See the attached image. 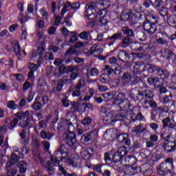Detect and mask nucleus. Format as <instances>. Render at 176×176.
<instances>
[{
  "label": "nucleus",
  "mask_w": 176,
  "mask_h": 176,
  "mask_svg": "<svg viewBox=\"0 0 176 176\" xmlns=\"http://www.w3.org/2000/svg\"><path fill=\"white\" fill-rule=\"evenodd\" d=\"M118 57L120 61L124 63L126 65H130L129 62L127 61L130 58V54L124 50L120 51Z\"/></svg>",
  "instance_id": "aec40b11"
},
{
  "label": "nucleus",
  "mask_w": 176,
  "mask_h": 176,
  "mask_svg": "<svg viewBox=\"0 0 176 176\" xmlns=\"http://www.w3.org/2000/svg\"><path fill=\"white\" fill-rule=\"evenodd\" d=\"M11 45L14 49V52L17 57H21V54L20 52H21V47H20V44L19 43V41L16 40H14L11 43Z\"/></svg>",
  "instance_id": "7c9ffc66"
},
{
  "label": "nucleus",
  "mask_w": 176,
  "mask_h": 176,
  "mask_svg": "<svg viewBox=\"0 0 176 176\" xmlns=\"http://www.w3.org/2000/svg\"><path fill=\"white\" fill-rule=\"evenodd\" d=\"M138 167L134 166H128L124 168V173L126 175H134V174H137L138 170Z\"/></svg>",
  "instance_id": "72a5a7b5"
},
{
  "label": "nucleus",
  "mask_w": 176,
  "mask_h": 176,
  "mask_svg": "<svg viewBox=\"0 0 176 176\" xmlns=\"http://www.w3.org/2000/svg\"><path fill=\"white\" fill-rule=\"evenodd\" d=\"M45 60H46V61H53V60H54V55H53L52 52H47L45 54Z\"/></svg>",
  "instance_id": "69168bd1"
},
{
  "label": "nucleus",
  "mask_w": 176,
  "mask_h": 176,
  "mask_svg": "<svg viewBox=\"0 0 176 176\" xmlns=\"http://www.w3.org/2000/svg\"><path fill=\"white\" fill-rule=\"evenodd\" d=\"M162 157V155L157 154V153H153L151 156V160L152 162H158L161 160Z\"/></svg>",
  "instance_id": "e2e57ef3"
},
{
  "label": "nucleus",
  "mask_w": 176,
  "mask_h": 176,
  "mask_svg": "<svg viewBox=\"0 0 176 176\" xmlns=\"http://www.w3.org/2000/svg\"><path fill=\"white\" fill-rule=\"evenodd\" d=\"M164 54L166 58V60H173L175 58V54L171 50L166 48L164 50Z\"/></svg>",
  "instance_id": "58836bf2"
},
{
  "label": "nucleus",
  "mask_w": 176,
  "mask_h": 176,
  "mask_svg": "<svg viewBox=\"0 0 176 176\" xmlns=\"http://www.w3.org/2000/svg\"><path fill=\"white\" fill-rule=\"evenodd\" d=\"M131 43H133V38L130 37H124L121 42V47L126 49L128 46H130Z\"/></svg>",
  "instance_id": "ea45409f"
},
{
  "label": "nucleus",
  "mask_w": 176,
  "mask_h": 176,
  "mask_svg": "<svg viewBox=\"0 0 176 176\" xmlns=\"http://www.w3.org/2000/svg\"><path fill=\"white\" fill-rule=\"evenodd\" d=\"M142 65H144V62L141 61L133 63L130 65L132 74L126 72L122 74L121 78V82L124 86H135L141 82V77L137 75L142 74Z\"/></svg>",
  "instance_id": "f03ea898"
},
{
  "label": "nucleus",
  "mask_w": 176,
  "mask_h": 176,
  "mask_svg": "<svg viewBox=\"0 0 176 176\" xmlns=\"http://www.w3.org/2000/svg\"><path fill=\"white\" fill-rule=\"evenodd\" d=\"M109 78V77L108 76V74L103 73L100 76L99 80L101 83H103V85H105L106 83H108L109 82V80H108Z\"/></svg>",
  "instance_id": "5fc2aeb1"
},
{
  "label": "nucleus",
  "mask_w": 176,
  "mask_h": 176,
  "mask_svg": "<svg viewBox=\"0 0 176 176\" xmlns=\"http://www.w3.org/2000/svg\"><path fill=\"white\" fill-rule=\"evenodd\" d=\"M38 90H41V92L45 91V87H46V81L43 78H40L38 82L37 86Z\"/></svg>",
  "instance_id": "c03bdc74"
},
{
  "label": "nucleus",
  "mask_w": 176,
  "mask_h": 176,
  "mask_svg": "<svg viewBox=\"0 0 176 176\" xmlns=\"http://www.w3.org/2000/svg\"><path fill=\"white\" fill-rule=\"evenodd\" d=\"M116 98H117V100L121 102V107L130 108V101L129 99L126 98V94L119 93L118 95H116Z\"/></svg>",
  "instance_id": "a211bd4d"
},
{
  "label": "nucleus",
  "mask_w": 176,
  "mask_h": 176,
  "mask_svg": "<svg viewBox=\"0 0 176 176\" xmlns=\"http://www.w3.org/2000/svg\"><path fill=\"white\" fill-rule=\"evenodd\" d=\"M74 54L78 56L79 54V51H78L76 48L71 47L66 50L64 55H61V58L63 60V63H65L66 65L72 63V56H74Z\"/></svg>",
  "instance_id": "423d86ee"
},
{
  "label": "nucleus",
  "mask_w": 176,
  "mask_h": 176,
  "mask_svg": "<svg viewBox=\"0 0 176 176\" xmlns=\"http://www.w3.org/2000/svg\"><path fill=\"white\" fill-rule=\"evenodd\" d=\"M167 23L170 27L176 28V14L170 15L167 19Z\"/></svg>",
  "instance_id": "37998d69"
},
{
  "label": "nucleus",
  "mask_w": 176,
  "mask_h": 176,
  "mask_svg": "<svg viewBox=\"0 0 176 176\" xmlns=\"http://www.w3.org/2000/svg\"><path fill=\"white\" fill-rule=\"evenodd\" d=\"M34 117L32 116V115H30V117H28L26 120H23L19 122V127H21V129H27V127H31L30 123V122H31V120H33Z\"/></svg>",
  "instance_id": "cd10ccee"
},
{
  "label": "nucleus",
  "mask_w": 176,
  "mask_h": 176,
  "mask_svg": "<svg viewBox=\"0 0 176 176\" xmlns=\"http://www.w3.org/2000/svg\"><path fill=\"white\" fill-rule=\"evenodd\" d=\"M78 36L84 41H89V36H90V31H84L80 33Z\"/></svg>",
  "instance_id": "603ef678"
},
{
  "label": "nucleus",
  "mask_w": 176,
  "mask_h": 176,
  "mask_svg": "<svg viewBox=\"0 0 176 176\" xmlns=\"http://www.w3.org/2000/svg\"><path fill=\"white\" fill-rule=\"evenodd\" d=\"M123 38V34L120 32L113 34L111 36H109L107 41H111L107 43L108 46H112L118 39H122Z\"/></svg>",
  "instance_id": "5701e85b"
},
{
  "label": "nucleus",
  "mask_w": 176,
  "mask_h": 176,
  "mask_svg": "<svg viewBox=\"0 0 176 176\" xmlns=\"http://www.w3.org/2000/svg\"><path fill=\"white\" fill-rule=\"evenodd\" d=\"M121 30L123 32L124 35H126V38H134L135 34L132 29H129V26H124L122 28Z\"/></svg>",
  "instance_id": "2f4dec72"
},
{
  "label": "nucleus",
  "mask_w": 176,
  "mask_h": 176,
  "mask_svg": "<svg viewBox=\"0 0 176 176\" xmlns=\"http://www.w3.org/2000/svg\"><path fill=\"white\" fill-rule=\"evenodd\" d=\"M94 153V148L89 147L85 149H83L80 152L81 157L82 159H84V160H87L90 159V156H93Z\"/></svg>",
  "instance_id": "412c9836"
},
{
  "label": "nucleus",
  "mask_w": 176,
  "mask_h": 176,
  "mask_svg": "<svg viewBox=\"0 0 176 176\" xmlns=\"http://www.w3.org/2000/svg\"><path fill=\"white\" fill-rule=\"evenodd\" d=\"M46 75L50 78H53V76H54L55 78L59 77L58 73H57V70L54 69V67H53L52 66L47 67Z\"/></svg>",
  "instance_id": "473e14b6"
},
{
  "label": "nucleus",
  "mask_w": 176,
  "mask_h": 176,
  "mask_svg": "<svg viewBox=\"0 0 176 176\" xmlns=\"http://www.w3.org/2000/svg\"><path fill=\"white\" fill-rule=\"evenodd\" d=\"M26 117H30V111H26L25 112L24 111H19L16 113H15V119H16L19 122V120H23V119H25Z\"/></svg>",
  "instance_id": "e433bc0d"
},
{
  "label": "nucleus",
  "mask_w": 176,
  "mask_h": 176,
  "mask_svg": "<svg viewBox=\"0 0 176 176\" xmlns=\"http://www.w3.org/2000/svg\"><path fill=\"white\" fill-rule=\"evenodd\" d=\"M88 3L85 6L86 12L87 14L90 15V12L98 9V10H104L105 8H109L111 6V1L109 0H94Z\"/></svg>",
  "instance_id": "20e7f679"
},
{
  "label": "nucleus",
  "mask_w": 176,
  "mask_h": 176,
  "mask_svg": "<svg viewBox=\"0 0 176 176\" xmlns=\"http://www.w3.org/2000/svg\"><path fill=\"white\" fill-rule=\"evenodd\" d=\"M162 140L165 142L164 145L163 146L165 152L170 153V152H174V151H176L175 138L168 135L166 137L162 138Z\"/></svg>",
  "instance_id": "39448f33"
},
{
  "label": "nucleus",
  "mask_w": 176,
  "mask_h": 176,
  "mask_svg": "<svg viewBox=\"0 0 176 176\" xmlns=\"http://www.w3.org/2000/svg\"><path fill=\"white\" fill-rule=\"evenodd\" d=\"M120 133V129H109L104 133V138L107 140H111L112 138H116V134Z\"/></svg>",
  "instance_id": "f3484780"
},
{
  "label": "nucleus",
  "mask_w": 176,
  "mask_h": 176,
  "mask_svg": "<svg viewBox=\"0 0 176 176\" xmlns=\"http://www.w3.org/2000/svg\"><path fill=\"white\" fill-rule=\"evenodd\" d=\"M104 74L108 75V76H111V75H120V72H122V67L119 65H115V67L112 65H104V68L103 69Z\"/></svg>",
  "instance_id": "9d476101"
},
{
  "label": "nucleus",
  "mask_w": 176,
  "mask_h": 176,
  "mask_svg": "<svg viewBox=\"0 0 176 176\" xmlns=\"http://www.w3.org/2000/svg\"><path fill=\"white\" fill-rule=\"evenodd\" d=\"M132 55H133L134 57H138V58H140V60H142V63L143 64H148V63H151V55L144 54L142 52H137V53H133Z\"/></svg>",
  "instance_id": "6ab92c4d"
},
{
  "label": "nucleus",
  "mask_w": 176,
  "mask_h": 176,
  "mask_svg": "<svg viewBox=\"0 0 176 176\" xmlns=\"http://www.w3.org/2000/svg\"><path fill=\"white\" fill-rule=\"evenodd\" d=\"M160 67H157L152 64H147L144 66V70L148 71V74H153V72H156V71L157 73V69H159Z\"/></svg>",
  "instance_id": "4c0bfd02"
},
{
  "label": "nucleus",
  "mask_w": 176,
  "mask_h": 176,
  "mask_svg": "<svg viewBox=\"0 0 176 176\" xmlns=\"http://www.w3.org/2000/svg\"><path fill=\"white\" fill-rule=\"evenodd\" d=\"M132 50L134 52H144V47L140 43H134L132 45Z\"/></svg>",
  "instance_id": "09e8293b"
},
{
  "label": "nucleus",
  "mask_w": 176,
  "mask_h": 176,
  "mask_svg": "<svg viewBox=\"0 0 176 176\" xmlns=\"http://www.w3.org/2000/svg\"><path fill=\"white\" fill-rule=\"evenodd\" d=\"M69 82L71 81L68 79V76H64L58 80V82L61 84L63 86H64V85H67Z\"/></svg>",
  "instance_id": "bf43d9fd"
},
{
  "label": "nucleus",
  "mask_w": 176,
  "mask_h": 176,
  "mask_svg": "<svg viewBox=\"0 0 176 176\" xmlns=\"http://www.w3.org/2000/svg\"><path fill=\"white\" fill-rule=\"evenodd\" d=\"M107 15V13L105 10H100L97 12L96 18L99 17L98 25L100 27H107L108 25V20L105 18Z\"/></svg>",
  "instance_id": "2eb2a0df"
},
{
  "label": "nucleus",
  "mask_w": 176,
  "mask_h": 176,
  "mask_svg": "<svg viewBox=\"0 0 176 176\" xmlns=\"http://www.w3.org/2000/svg\"><path fill=\"white\" fill-rule=\"evenodd\" d=\"M103 122L105 124H115V122H116L115 120V116H113L112 113H109L104 116Z\"/></svg>",
  "instance_id": "c85d7f7f"
},
{
  "label": "nucleus",
  "mask_w": 176,
  "mask_h": 176,
  "mask_svg": "<svg viewBox=\"0 0 176 176\" xmlns=\"http://www.w3.org/2000/svg\"><path fill=\"white\" fill-rule=\"evenodd\" d=\"M116 122L120 120V122H127V112L126 111H122L114 115Z\"/></svg>",
  "instance_id": "a878e982"
},
{
  "label": "nucleus",
  "mask_w": 176,
  "mask_h": 176,
  "mask_svg": "<svg viewBox=\"0 0 176 176\" xmlns=\"http://www.w3.org/2000/svg\"><path fill=\"white\" fill-rule=\"evenodd\" d=\"M63 141L69 146H74L76 144V134L74 133V130L63 135Z\"/></svg>",
  "instance_id": "1a4fd4ad"
},
{
  "label": "nucleus",
  "mask_w": 176,
  "mask_h": 176,
  "mask_svg": "<svg viewBox=\"0 0 176 176\" xmlns=\"http://www.w3.org/2000/svg\"><path fill=\"white\" fill-rule=\"evenodd\" d=\"M28 166V164H27L26 161H21L18 163V168H19V173L24 174L27 171V167Z\"/></svg>",
  "instance_id": "a19ab883"
},
{
  "label": "nucleus",
  "mask_w": 176,
  "mask_h": 176,
  "mask_svg": "<svg viewBox=\"0 0 176 176\" xmlns=\"http://www.w3.org/2000/svg\"><path fill=\"white\" fill-rule=\"evenodd\" d=\"M58 71L60 75H64L67 73V67H65V65H60L58 66Z\"/></svg>",
  "instance_id": "680f3d73"
},
{
  "label": "nucleus",
  "mask_w": 176,
  "mask_h": 176,
  "mask_svg": "<svg viewBox=\"0 0 176 176\" xmlns=\"http://www.w3.org/2000/svg\"><path fill=\"white\" fill-rule=\"evenodd\" d=\"M40 14L42 16L43 20H49V13L46 10V8H43L40 10Z\"/></svg>",
  "instance_id": "864d4df0"
},
{
  "label": "nucleus",
  "mask_w": 176,
  "mask_h": 176,
  "mask_svg": "<svg viewBox=\"0 0 176 176\" xmlns=\"http://www.w3.org/2000/svg\"><path fill=\"white\" fill-rule=\"evenodd\" d=\"M125 162L126 164H134L135 163V157L133 155L125 157Z\"/></svg>",
  "instance_id": "4d7b16f0"
},
{
  "label": "nucleus",
  "mask_w": 176,
  "mask_h": 176,
  "mask_svg": "<svg viewBox=\"0 0 176 176\" xmlns=\"http://www.w3.org/2000/svg\"><path fill=\"white\" fill-rule=\"evenodd\" d=\"M131 14H132L131 10H130L129 9L123 10L122 12H121L120 20L122 21L130 22Z\"/></svg>",
  "instance_id": "393cba45"
},
{
  "label": "nucleus",
  "mask_w": 176,
  "mask_h": 176,
  "mask_svg": "<svg viewBox=\"0 0 176 176\" xmlns=\"http://www.w3.org/2000/svg\"><path fill=\"white\" fill-rule=\"evenodd\" d=\"M154 8L162 17H166L168 14V10L165 6H162V3H157L156 6H154Z\"/></svg>",
  "instance_id": "b1692460"
},
{
  "label": "nucleus",
  "mask_w": 176,
  "mask_h": 176,
  "mask_svg": "<svg viewBox=\"0 0 176 176\" xmlns=\"http://www.w3.org/2000/svg\"><path fill=\"white\" fill-rule=\"evenodd\" d=\"M116 138H117L118 142H123L126 146H130L131 144V140L129 138L127 133H117Z\"/></svg>",
  "instance_id": "dca6fc26"
},
{
  "label": "nucleus",
  "mask_w": 176,
  "mask_h": 176,
  "mask_svg": "<svg viewBox=\"0 0 176 176\" xmlns=\"http://www.w3.org/2000/svg\"><path fill=\"white\" fill-rule=\"evenodd\" d=\"M129 146V151L131 152H134L135 149H138V148L141 146V144H140V141L135 140L132 145L130 144V146Z\"/></svg>",
  "instance_id": "49530a36"
},
{
  "label": "nucleus",
  "mask_w": 176,
  "mask_h": 176,
  "mask_svg": "<svg viewBox=\"0 0 176 176\" xmlns=\"http://www.w3.org/2000/svg\"><path fill=\"white\" fill-rule=\"evenodd\" d=\"M127 153L126 146H123L118 148V150L113 155V162L114 163H119L122 162L123 157Z\"/></svg>",
  "instance_id": "4468645a"
},
{
  "label": "nucleus",
  "mask_w": 176,
  "mask_h": 176,
  "mask_svg": "<svg viewBox=\"0 0 176 176\" xmlns=\"http://www.w3.org/2000/svg\"><path fill=\"white\" fill-rule=\"evenodd\" d=\"M115 96H116V91H112L102 94V97H104V101L107 102L111 101Z\"/></svg>",
  "instance_id": "79ce46f5"
},
{
  "label": "nucleus",
  "mask_w": 176,
  "mask_h": 176,
  "mask_svg": "<svg viewBox=\"0 0 176 176\" xmlns=\"http://www.w3.org/2000/svg\"><path fill=\"white\" fill-rule=\"evenodd\" d=\"M81 124H82L84 127H87V126H90V124H91V118H90V117H85L81 120Z\"/></svg>",
  "instance_id": "6e6d98bb"
},
{
  "label": "nucleus",
  "mask_w": 176,
  "mask_h": 176,
  "mask_svg": "<svg viewBox=\"0 0 176 176\" xmlns=\"http://www.w3.org/2000/svg\"><path fill=\"white\" fill-rule=\"evenodd\" d=\"M164 163H166L169 165V167L174 170V160L171 157H168L165 160Z\"/></svg>",
  "instance_id": "338daca9"
},
{
  "label": "nucleus",
  "mask_w": 176,
  "mask_h": 176,
  "mask_svg": "<svg viewBox=\"0 0 176 176\" xmlns=\"http://www.w3.org/2000/svg\"><path fill=\"white\" fill-rule=\"evenodd\" d=\"M171 36H168V34H167L164 32H159L156 35V41L158 45H168V42H170V40L171 41Z\"/></svg>",
  "instance_id": "9b49d317"
},
{
  "label": "nucleus",
  "mask_w": 176,
  "mask_h": 176,
  "mask_svg": "<svg viewBox=\"0 0 176 176\" xmlns=\"http://www.w3.org/2000/svg\"><path fill=\"white\" fill-rule=\"evenodd\" d=\"M75 128L74 127L72 122L68 119H65L59 122L56 127V130L59 133H63V131H66V130H68V131H72Z\"/></svg>",
  "instance_id": "0eeeda50"
},
{
  "label": "nucleus",
  "mask_w": 176,
  "mask_h": 176,
  "mask_svg": "<svg viewBox=\"0 0 176 176\" xmlns=\"http://www.w3.org/2000/svg\"><path fill=\"white\" fill-rule=\"evenodd\" d=\"M70 9H72L71 3L69 1H67L66 3L63 6V8L60 12L61 16H64V14H65V13H67V12H68V10Z\"/></svg>",
  "instance_id": "de8ad7c7"
},
{
  "label": "nucleus",
  "mask_w": 176,
  "mask_h": 176,
  "mask_svg": "<svg viewBox=\"0 0 176 176\" xmlns=\"http://www.w3.org/2000/svg\"><path fill=\"white\" fill-rule=\"evenodd\" d=\"M32 107L34 111H39V109H41V108H42V104L39 102H34L32 104Z\"/></svg>",
  "instance_id": "0e129e2a"
},
{
  "label": "nucleus",
  "mask_w": 176,
  "mask_h": 176,
  "mask_svg": "<svg viewBox=\"0 0 176 176\" xmlns=\"http://www.w3.org/2000/svg\"><path fill=\"white\" fill-rule=\"evenodd\" d=\"M133 133H135L136 135L138 137L141 136V134L144 133V131H146V127H142V124H140L139 125H137L135 127H133L132 129Z\"/></svg>",
  "instance_id": "f704fd0d"
},
{
  "label": "nucleus",
  "mask_w": 176,
  "mask_h": 176,
  "mask_svg": "<svg viewBox=\"0 0 176 176\" xmlns=\"http://www.w3.org/2000/svg\"><path fill=\"white\" fill-rule=\"evenodd\" d=\"M19 124V121L17 118H13L10 122V125L8 126V129L10 130H14V127H16Z\"/></svg>",
  "instance_id": "13d9d810"
},
{
  "label": "nucleus",
  "mask_w": 176,
  "mask_h": 176,
  "mask_svg": "<svg viewBox=\"0 0 176 176\" xmlns=\"http://www.w3.org/2000/svg\"><path fill=\"white\" fill-rule=\"evenodd\" d=\"M76 71H80L79 66L74 65L67 66V72L68 74H72Z\"/></svg>",
  "instance_id": "a18cd8bd"
},
{
  "label": "nucleus",
  "mask_w": 176,
  "mask_h": 176,
  "mask_svg": "<svg viewBox=\"0 0 176 176\" xmlns=\"http://www.w3.org/2000/svg\"><path fill=\"white\" fill-rule=\"evenodd\" d=\"M96 41H97L98 42H107V38H104V33H100L97 35Z\"/></svg>",
  "instance_id": "774afa93"
},
{
  "label": "nucleus",
  "mask_w": 176,
  "mask_h": 176,
  "mask_svg": "<svg viewBox=\"0 0 176 176\" xmlns=\"http://www.w3.org/2000/svg\"><path fill=\"white\" fill-rule=\"evenodd\" d=\"M104 155V160L106 164H112V162H113V157H111V154H109V153H105Z\"/></svg>",
  "instance_id": "8fccbe9b"
},
{
  "label": "nucleus",
  "mask_w": 176,
  "mask_h": 176,
  "mask_svg": "<svg viewBox=\"0 0 176 176\" xmlns=\"http://www.w3.org/2000/svg\"><path fill=\"white\" fill-rule=\"evenodd\" d=\"M53 135H54V133L47 132L45 130H43L40 132V137L43 140H46L47 141H50L53 138Z\"/></svg>",
  "instance_id": "c9c22d12"
},
{
  "label": "nucleus",
  "mask_w": 176,
  "mask_h": 176,
  "mask_svg": "<svg viewBox=\"0 0 176 176\" xmlns=\"http://www.w3.org/2000/svg\"><path fill=\"white\" fill-rule=\"evenodd\" d=\"M70 111L73 113L75 112H78L79 111V103H78L77 102H73Z\"/></svg>",
  "instance_id": "052dcab7"
},
{
  "label": "nucleus",
  "mask_w": 176,
  "mask_h": 176,
  "mask_svg": "<svg viewBox=\"0 0 176 176\" xmlns=\"http://www.w3.org/2000/svg\"><path fill=\"white\" fill-rule=\"evenodd\" d=\"M79 71L80 70H76V72L70 74L69 78L70 82H74V80H76V79H78V78H79V76H80Z\"/></svg>",
  "instance_id": "3c124183"
},
{
  "label": "nucleus",
  "mask_w": 176,
  "mask_h": 176,
  "mask_svg": "<svg viewBox=\"0 0 176 176\" xmlns=\"http://www.w3.org/2000/svg\"><path fill=\"white\" fill-rule=\"evenodd\" d=\"M173 170L174 169L165 162H162L157 168V173L160 175H162L160 173H162L164 175L175 176V173Z\"/></svg>",
  "instance_id": "6e6552de"
},
{
  "label": "nucleus",
  "mask_w": 176,
  "mask_h": 176,
  "mask_svg": "<svg viewBox=\"0 0 176 176\" xmlns=\"http://www.w3.org/2000/svg\"><path fill=\"white\" fill-rule=\"evenodd\" d=\"M128 97L131 98V100H133V101H137L140 100V97H146V98H148L151 100V98H153L155 94L151 90L149 89H144V90H138L137 88H131L130 90L127 92Z\"/></svg>",
  "instance_id": "7ed1b4c3"
},
{
  "label": "nucleus",
  "mask_w": 176,
  "mask_h": 176,
  "mask_svg": "<svg viewBox=\"0 0 176 176\" xmlns=\"http://www.w3.org/2000/svg\"><path fill=\"white\" fill-rule=\"evenodd\" d=\"M142 27L145 31L148 32L150 35L152 34H155L157 30V27L156 26V23L152 22V21L146 19L142 24Z\"/></svg>",
  "instance_id": "f8f14e48"
},
{
  "label": "nucleus",
  "mask_w": 176,
  "mask_h": 176,
  "mask_svg": "<svg viewBox=\"0 0 176 176\" xmlns=\"http://www.w3.org/2000/svg\"><path fill=\"white\" fill-rule=\"evenodd\" d=\"M19 163V156L15 153H12L10 157L9 162H6V167L10 168L14 164Z\"/></svg>",
  "instance_id": "c756f323"
},
{
  "label": "nucleus",
  "mask_w": 176,
  "mask_h": 176,
  "mask_svg": "<svg viewBox=\"0 0 176 176\" xmlns=\"http://www.w3.org/2000/svg\"><path fill=\"white\" fill-rule=\"evenodd\" d=\"M55 157H50V160L47 162L45 165V170L50 174V175H53L56 169L54 166H59L60 159L62 162H66L67 164L72 166L74 168H76V167H80V160L78 157H68V152L67 151V148H65V146L64 144H60L58 148L57 151L55 152Z\"/></svg>",
  "instance_id": "f257e3e1"
},
{
  "label": "nucleus",
  "mask_w": 176,
  "mask_h": 176,
  "mask_svg": "<svg viewBox=\"0 0 176 176\" xmlns=\"http://www.w3.org/2000/svg\"><path fill=\"white\" fill-rule=\"evenodd\" d=\"M157 76H160V78H162V79H168L170 77V72H168V70L166 69L159 67V69H157Z\"/></svg>",
  "instance_id": "bb28decb"
},
{
  "label": "nucleus",
  "mask_w": 176,
  "mask_h": 176,
  "mask_svg": "<svg viewBox=\"0 0 176 176\" xmlns=\"http://www.w3.org/2000/svg\"><path fill=\"white\" fill-rule=\"evenodd\" d=\"M142 19V13L140 11H136L135 13L131 14L130 18L131 25H134V24H137L140 20Z\"/></svg>",
  "instance_id": "4be33fe9"
},
{
  "label": "nucleus",
  "mask_w": 176,
  "mask_h": 176,
  "mask_svg": "<svg viewBox=\"0 0 176 176\" xmlns=\"http://www.w3.org/2000/svg\"><path fill=\"white\" fill-rule=\"evenodd\" d=\"M97 137H98V131L94 129L82 135L81 136L80 142L81 144H86L87 142H90L93 138H97Z\"/></svg>",
  "instance_id": "ddd939ff"
}]
</instances>
